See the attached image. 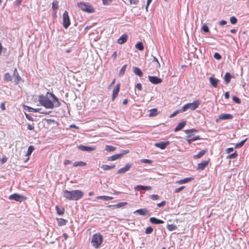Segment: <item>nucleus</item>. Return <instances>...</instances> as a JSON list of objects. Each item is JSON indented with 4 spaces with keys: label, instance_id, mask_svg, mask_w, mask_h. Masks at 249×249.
Segmentation results:
<instances>
[{
    "label": "nucleus",
    "instance_id": "nucleus-1",
    "mask_svg": "<svg viewBox=\"0 0 249 249\" xmlns=\"http://www.w3.org/2000/svg\"><path fill=\"white\" fill-rule=\"evenodd\" d=\"M83 192L78 190L71 191L66 190L64 192V196L71 200H78L83 197Z\"/></svg>",
    "mask_w": 249,
    "mask_h": 249
},
{
    "label": "nucleus",
    "instance_id": "nucleus-2",
    "mask_svg": "<svg viewBox=\"0 0 249 249\" xmlns=\"http://www.w3.org/2000/svg\"><path fill=\"white\" fill-rule=\"evenodd\" d=\"M38 101L40 104L46 108H53L54 107L53 103L48 97L43 95H39Z\"/></svg>",
    "mask_w": 249,
    "mask_h": 249
},
{
    "label": "nucleus",
    "instance_id": "nucleus-3",
    "mask_svg": "<svg viewBox=\"0 0 249 249\" xmlns=\"http://www.w3.org/2000/svg\"><path fill=\"white\" fill-rule=\"evenodd\" d=\"M103 237L99 233L94 234L92 235L91 243L95 248H98L102 243Z\"/></svg>",
    "mask_w": 249,
    "mask_h": 249
},
{
    "label": "nucleus",
    "instance_id": "nucleus-4",
    "mask_svg": "<svg viewBox=\"0 0 249 249\" xmlns=\"http://www.w3.org/2000/svg\"><path fill=\"white\" fill-rule=\"evenodd\" d=\"M78 6L82 11L89 13H92L95 11L94 8L88 3L80 2L78 4Z\"/></svg>",
    "mask_w": 249,
    "mask_h": 249
},
{
    "label": "nucleus",
    "instance_id": "nucleus-5",
    "mask_svg": "<svg viewBox=\"0 0 249 249\" xmlns=\"http://www.w3.org/2000/svg\"><path fill=\"white\" fill-rule=\"evenodd\" d=\"M63 22L62 24L64 28L67 29L70 25V19L67 11H65L63 14Z\"/></svg>",
    "mask_w": 249,
    "mask_h": 249
},
{
    "label": "nucleus",
    "instance_id": "nucleus-6",
    "mask_svg": "<svg viewBox=\"0 0 249 249\" xmlns=\"http://www.w3.org/2000/svg\"><path fill=\"white\" fill-rule=\"evenodd\" d=\"M9 199L21 202L22 201H26L27 197L23 195H20L18 194H14L9 196Z\"/></svg>",
    "mask_w": 249,
    "mask_h": 249
},
{
    "label": "nucleus",
    "instance_id": "nucleus-7",
    "mask_svg": "<svg viewBox=\"0 0 249 249\" xmlns=\"http://www.w3.org/2000/svg\"><path fill=\"white\" fill-rule=\"evenodd\" d=\"M196 131V130H194L193 129H188V130H185V132L187 134H188V136H187L188 138L187 139V142H188L189 144H190L191 142H192L194 141H195V140L197 139V137L194 136H193V135L191 134V133L192 132H193V131Z\"/></svg>",
    "mask_w": 249,
    "mask_h": 249
},
{
    "label": "nucleus",
    "instance_id": "nucleus-8",
    "mask_svg": "<svg viewBox=\"0 0 249 249\" xmlns=\"http://www.w3.org/2000/svg\"><path fill=\"white\" fill-rule=\"evenodd\" d=\"M129 152L128 150H123L122 152L120 154H115L113 156L108 157L107 160L108 161H113L118 159L122 158L124 154H127Z\"/></svg>",
    "mask_w": 249,
    "mask_h": 249
},
{
    "label": "nucleus",
    "instance_id": "nucleus-9",
    "mask_svg": "<svg viewBox=\"0 0 249 249\" xmlns=\"http://www.w3.org/2000/svg\"><path fill=\"white\" fill-rule=\"evenodd\" d=\"M200 104V101L199 100H195L192 103H188L187 105L188 106V109L190 108L192 110H194L198 107Z\"/></svg>",
    "mask_w": 249,
    "mask_h": 249
},
{
    "label": "nucleus",
    "instance_id": "nucleus-10",
    "mask_svg": "<svg viewBox=\"0 0 249 249\" xmlns=\"http://www.w3.org/2000/svg\"><path fill=\"white\" fill-rule=\"evenodd\" d=\"M149 81L153 84H158L162 82V79L155 76H148Z\"/></svg>",
    "mask_w": 249,
    "mask_h": 249
},
{
    "label": "nucleus",
    "instance_id": "nucleus-11",
    "mask_svg": "<svg viewBox=\"0 0 249 249\" xmlns=\"http://www.w3.org/2000/svg\"><path fill=\"white\" fill-rule=\"evenodd\" d=\"M131 163H127L124 167L120 168L117 172V174H124L130 170L132 167Z\"/></svg>",
    "mask_w": 249,
    "mask_h": 249
},
{
    "label": "nucleus",
    "instance_id": "nucleus-12",
    "mask_svg": "<svg viewBox=\"0 0 249 249\" xmlns=\"http://www.w3.org/2000/svg\"><path fill=\"white\" fill-rule=\"evenodd\" d=\"M47 94H49L50 97L52 98L53 101H52L55 107H58L60 106V103H59L57 98L53 93L47 92Z\"/></svg>",
    "mask_w": 249,
    "mask_h": 249
},
{
    "label": "nucleus",
    "instance_id": "nucleus-13",
    "mask_svg": "<svg viewBox=\"0 0 249 249\" xmlns=\"http://www.w3.org/2000/svg\"><path fill=\"white\" fill-rule=\"evenodd\" d=\"M120 87V84H117L113 88L112 91V100H114L115 98L117 97L118 94Z\"/></svg>",
    "mask_w": 249,
    "mask_h": 249
},
{
    "label": "nucleus",
    "instance_id": "nucleus-14",
    "mask_svg": "<svg viewBox=\"0 0 249 249\" xmlns=\"http://www.w3.org/2000/svg\"><path fill=\"white\" fill-rule=\"evenodd\" d=\"M169 144V142L167 141L165 142H156L154 144V146L159 147L161 149H164L166 146Z\"/></svg>",
    "mask_w": 249,
    "mask_h": 249
},
{
    "label": "nucleus",
    "instance_id": "nucleus-15",
    "mask_svg": "<svg viewBox=\"0 0 249 249\" xmlns=\"http://www.w3.org/2000/svg\"><path fill=\"white\" fill-rule=\"evenodd\" d=\"M13 75V77H15L14 82L15 84H18L19 82L21 80V78L20 76L19 75L18 73V70L16 68H15L14 70Z\"/></svg>",
    "mask_w": 249,
    "mask_h": 249
},
{
    "label": "nucleus",
    "instance_id": "nucleus-16",
    "mask_svg": "<svg viewBox=\"0 0 249 249\" xmlns=\"http://www.w3.org/2000/svg\"><path fill=\"white\" fill-rule=\"evenodd\" d=\"M78 148L81 151L90 152L95 150V148L90 146H87L84 145H79Z\"/></svg>",
    "mask_w": 249,
    "mask_h": 249
},
{
    "label": "nucleus",
    "instance_id": "nucleus-17",
    "mask_svg": "<svg viewBox=\"0 0 249 249\" xmlns=\"http://www.w3.org/2000/svg\"><path fill=\"white\" fill-rule=\"evenodd\" d=\"M209 160H203L201 162L198 163L197 164V169L198 170H203L208 164L209 163Z\"/></svg>",
    "mask_w": 249,
    "mask_h": 249
},
{
    "label": "nucleus",
    "instance_id": "nucleus-18",
    "mask_svg": "<svg viewBox=\"0 0 249 249\" xmlns=\"http://www.w3.org/2000/svg\"><path fill=\"white\" fill-rule=\"evenodd\" d=\"M128 36L127 34L123 35L117 40V43L119 44H123L126 42Z\"/></svg>",
    "mask_w": 249,
    "mask_h": 249
},
{
    "label": "nucleus",
    "instance_id": "nucleus-19",
    "mask_svg": "<svg viewBox=\"0 0 249 249\" xmlns=\"http://www.w3.org/2000/svg\"><path fill=\"white\" fill-rule=\"evenodd\" d=\"M23 108L25 110L29 112H39L40 110V108H34L26 105H23Z\"/></svg>",
    "mask_w": 249,
    "mask_h": 249
},
{
    "label": "nucleus",
    "instance_id": "nucleus-20",
    "mask_svg": "<svg viewBox=\"0 0 249 249\" xmlns=\"http://www.w3.org/2000/svg\"><path fill=\"white\" fill-rule=\"evenodd\" d=\"M149 221L150 222L154 224H163L164 223V221L160 219H158L155 217H150L149 219Z\"/></svg>",
    "mask_w": 249,
    "mask_h": 249
},
{
    "label": "nucleus",
    "instance_id": "nucleus-21",
    "mask_svg": "<svg viewBox=\"0 0 249 249\" xmlns=\"http://www.w3.org/2000/svg\"><path fill=\"white\" fill-rule=\"evenodd\" d=\"M232 118V115L230 114H222L219 116V119L220 120H230Z\"/></svg>",
    "mask_w": 249,
    "mask_h": 249
},
{
    "label": "nucleus",
    "instance_id": "nucleus-22",
    "mask_svg": "<svg viewBox=\"0 0 249 249\" xmlns=\"http://www.w3.org/2000/svg\"><path fill=\"white\" fill-rule=\"evenodd\" d=\"M152 187L151 186H142V185H137L135 187V189L137 191L141 190H151Z\"/></svg>",
    "mask_w": 249,
    "mask_h": 249
},
{
    "label": "nucleus",
    "instance_id": "nucleus-23",
    "mask_svg": "<svg viewBox=\"0 0 249 249\" xmlns=\"http://www.w3.org/2000/svg\"><path fill=\"white\" fill-rule=\"evenodd\" d=\"M35 147L33 145H30L28 147L27 152L26 153V156H27V159L25 160V162H27L29 160V157L31 155L33 151L34 150Z\"/></svg>",
    "mask_w": 249,
    "mask_h": 249
},
{
    "label": "nucleus",
    "instance_id": "nucleus-24",
    "mask_svg": "<svg viewBox=\"0 0 249 249\" xmlns=\"http://www.w3.org/2000/svg\"><path fill=\"white\" fill-rule=\"evenodd\" d=\"M56 220L57 221L58 225L59 226H62L66 225L68 222L67 220L62 218H56Z\"/></svg>",
    "mask_w": 249,
    "mask_h": 249
},
{
    "label": "nucleus",
    "instance_id": "nucleus-25",
    "mask_svg": "<svg viewBox=\"0 0 249 249\" xmlns=\"http://www.w3.org/2000/svg\"><path fill=\"white\" fill-rule=\"evenodd\" d=\"M55 209L57 212V213L58 215H61L64 214L65 211V209L64 207L59 205H56L55 206Z\"/></svg>",
    "mask_w": 249,
    "mask_h": 249
},
{
    "label": "nucleus",
    "instance_id": "nucleus-26",
    "mask_svg": "<svg viewBox=\"0 0 249 249\" xmlns=\"http://www.w3.org/2000/svg\"><path fill=\"white\" fill-rule=\"evenodd\" d=\"M133 71L136 75L139 76L140 77H141L143 75V73L141 69L138 67H133Z\"/></svg>",
    "mask_w": 249,
    "mask_h": 249
},
{
    "label": "nucleus",
    "instance_id": "nucleus-27",
    "mask_svg": "<svg viewBox=\"0 0 249 249\" xmlns=\"http://www.w3.org/2000/svg\"><path fill=\"white\" fill-rule=\"evenodd\" d=\"M192 180H193V178H185L183 179H181L180 180H178L176 182L177 183H178L179 184H184V183H187V182H189L191 181H192Z\"/></svg>",
    "mask_w": 249,
    "mask_h": 249
},
{
    "label": "nucleus",
    "instance_id": "nucleus-28",
    "mask_svg": "<svg viewBox=\"0 0 249 249\" xmlns=\"http://www.w3.org/2000/svg\"><path fill=\"white\" fill-rule=\"evenodd\" d=\"M185 124H186L185 121L181 122L178 124V125L175 128L174 131L175 132H177V131L181 130L185 126Z\"/></svg>",
    "mask_w": 249,
    "mask_h": 249
},
{
    "label": "nucleus",
    "instance_id": "nucleus-29",
    "mask_svg": "<svg viewBox=\"0 0 249 249\" xmlns=\"http://www.w3.org/2000/svg\"><path fill=\"white\" fill-rule=\"evenodd\" d=\"M210 79V82L211 84L214 88H216L217 86V83L218 80L213 77H210L209 78Z\"/></svg>",
    "mask_w": 249,
    "mask_h": 249
},
{
    "label": "nucleus",
    "instance_id": "nucleus-30",
    "mask_svg": "<svg viewBox=\"0 0 249 249\" xmlns=\"http://www.w3.org/2000/svg\"><path fill=\"white\" fill-rule=\"evenodd\" d=\"M207 152V149L202 150L197 154L195 155L194 156V158L195 159L200 158L202 157Z\"/></svg>",
    "mask_w": 249,
    "mask_h": 249
},
{
    "label": "nucleus",
    "instance_id": "nucleus-31",
    "mask_svg": "<svg viewBox=\"0 0 249 249\" xmlns=\"http://www.w3.org/2000/svg\"><path fill=\"white\" fill-rule=\"evenodd\" d=\"M134 213H137L140 215H144L148 213V211L146 209H141L136 210Z\"/></svg>",
    "mask_w": 249,
    "mask_h": 249
},
{
    "label": "nucleus",
    "instance_id": "nucleus-32",
    "mask_svg": "<svg viewBox=\"0 0 249 249\" xmlns=\"http://www.w3.org/2000/svg\"><path fill=\"white\" fill-rule=\"evenodd\" d=\"M4 81L8 82L12 80V77L8 72L5 73L3 77Z\"/></svg>",
    "mask_w": 249,
    "mask_h": 249
},
{
    "label": "nucleus",
    "instance_id": "nucleus-33",
    "mask_svg": "<svg viewBox=\"0 0 249 249\" xmlns=\"http://www.w3.org/2000/svg\"><path fill=\"white\" fill-rule=\"evenodd\" d=\"M231 75L229 72H226L224 76V81L226 84H229L231 81Z\"/></svg>",
    "mask_w": 249,
    "mask_h": 249
},
{
    "label": "nucleus",
    "instance_id": "nucleus-34",
    "mask_svg": "<svg viewBox=\"0 0 249 249\" xmlns=\"http://www.w3.org/2000/svg\"><path fill=\"white\" fill-rule=\"evenodd\" d=\"M58 1L57 0H54L52 2V8L55 14H56L57 9H58Z\"/></svg>",
    "mask_w": 249,
    "mask_h": 249
},
{
    "label": "nucleus",
    "instance_id": "nucleus-35",
    "mask_svg": "<svg viewBox=\"0 0 249 249\" xmlns=\"http://www.w3.org/2000/svg\"><path fill=\"white\" fill-rule=\"evenodd\" d=\"M98 199H100L102 201H108L112 199L111 197L107 196H99L96 197Z\"/></svg>",
    "mask_w": 249,
    "mask_h": 249
},
{
    "label": "nucleus",
    "instance_id": "nucleus-36",
    "mask_svg": "<svg viewBox=\"0 0 249 249\" xmlns=\"http://www.w3.org/2000/svg\"><path fill=\"white\" fill-rule=\"evenodd\" d=\"M115 165L114 164L112 165H102V166H101V168L104 171H107V170L113 169L115 168Z\"/></svg>",
    "mask_w": 249,
    "mask_h": 249
},
{
    "label": "nucleus",
    "instance_id": "nucleus-37",
    "mask_svg": "<svg viewBox=\"0 0 249 249\" xmlns=\"http://www.w3.org/2000/svg\"><path fill=\"white\" fill-rule=\"evenodd\" d=\"M135 47L136 49H137L138 50L141 51H143L144 49V47H143V44L142 42H138L136 44Z\"/></svg>",
    "mask_w": 249,
    "mask_h": 249
},
{
    "label": "nucleus",
    "instance_id": "nucleus-38",
    "mask_svg": "<svg viewBox=\"0 0 249 249\" xmlns=\"http://www.w3.org/2000/svg\"><path fill=\"white\" fill-rule=\"evenodd\" d=\"M126 67H127V64H125L122 67V68L121 69V70L119 71V76L121 77L124 75V74L125 72Z\"/></svg>",
    "mask_w": 249,
    "mask_h": 249
},
{
    "label": "nucleus",
    "instance_id": "nucleus-39",
    "mask_svg": "<svg viewBox=\"0 0 249 249\" xmlns=\"http://www.w3.org/2000/svg\"><path fill=\"white\" fill-rule=\"evenodd\" d=\"M150 113L149 114V117L155 116L157 115V109L156 108H152L149 110Z\"/></svg>",
    "mask_w": 249,
    "mask_h": 249
},
{
    "label": "nucleus",
    "instance_id": "nucleus-40",
    "mask_svg": "<svg viewBox=\"0 0 249 249\" xmlns=\"http://www.w3.org/2000/svg\"><path fill=\"white\" fill-rule=\"evenodd\" d=\"M177 228V226L174 224H170L167 226V229L169 231H173L176 230Z\"/></svg>",
    "mask_w": 249,
    "mask_h": 249
},
{
    "label": "nucleus",
    "instance_id": "nucleus-41",
    "mask_svg": "<svg viewBox=\"0 0 249 249\" xmlns=\"http://www.w3.org/2000/svg\"><path fill=\"white\" fill-rule=\"evenodd\" d=\"M116 148L111 145H106L105 147V150L107 151H113L115 150Z\"/></svg>",
    "mask_w": 249,
    "mask_h": 249
},
{
    "label": "nucleus",
    "instance_id": "nucleus-42",
    "mask_svg": "<svg viewBox=\"0 0 249 249\" xmlns=\"http://www.w3.org/2000/svg\"><path fill=\"white\" fill-rule=\"evenodd\" d=\"M86 165V162H83V161H76V162H75L74 163H73V166H85Z\"/></svg>",
    "mask_w": 249,
    "mask_h": 249
},
{
    "label": "nucleus",
    "instance_id": "nucleus-43",
    "mask_svg": "<svg viewBox=\"0 0 249 249\" xmlns=\"http://www.w3.org/2000/svg\"><path fill=\"white\" fill-rule=\"evenodd\" d=\"M247 140V139L242 141L241 142H240L239 143H237L235 146V148H240L245 143V142Z\"/></svg>",
    "mask_w": 249,
    "mask_h": 249
},
{
    "label": "nucleus",
    "instance_id": "nucleus-44",
    "mask_svg": "<svg viewBox=\"0 0 249 249\" xmlns=\"http://www.w3.org/2000/svg\"><path fill=\"white\" fill-rule=\"evenodd\" d=\"M237 153L236 152V151H235V152H234L233 153L231 154H230L229 155L228 157H227V158L228 159H235V158L237 157Z\"/></svg>",
    "mask_w": 249,
    "mask_h": 249
},
{
    "label": "nucleus",
    "instance_id": "nucleus-45",
    "mask_svg": "<svg viewBox=\"0 0 249 249\" xmlns=\"http://www.w3.org/2000/svg\"><path fill=\"white\" fill-rule=\"evenodd\" d=\"M202 30L205 33L209 32V29L206 24L204 23L202 27Z\"/></svg>",
    "mask_w": 249,
    "mask_h": 249
},
{
    "label": "nucleus",
    "instance_id": "nucleus-46",
    "mask_svg": "<svg viewBox=\"0 0 249 249\" xmlns=\"http://www.w3.org/2000/svg\"><path fill=\"white\" fill-rule=\"evenodd\" d=\"M153 229L151 227H147L145 231V233L146 234H150L153 231Z\"/></svg>",
    "mask_w": 249,
    "mask_h": 249
},
{
    "label": "nucleus",
    "instance_id": "nucleus-47",
    "mask_svg": "<svg viewBox=\"0 0 249 249\" xmlns=\"http://www.w3.org/2000/svg\"><path fill=\"white\" fill-rule=\"evenodd\" d=\"M187 109H188V106L187 105V104H186L184 105L180 109H179V111L180 112H183L186 111Z\"/></svg>",
    "mask_w": 249,
    "mask_h": 249
},
{
    "label": "nucleus",
    "instance_id": "nucleus-48",
    "mask_svg": "<svg viewBox=\"0 0 249 249\" xmlns=\"http://www.w3.org/2000/svg\"><path fill=\"white\" fill-rule=\"evenodd\" d=\"M126 204V203H118L117 204L112 205V206L113 207H115V208H120L121 207L124 206V205ZM110 206H109L108 207H110Z\"/></svg>",
    "mask_w": 249,
    "mask_h": 249
},
{
    "label": "nucleus",
    "instance_id": "nucleus-49",
    "mask_svg": "<svg viewBox=\"0 0 249 249\" xmlns=\"http://www.w3.org/2000/svg\"><path fill=\"white\" fill-rule=\"evenodd\" d=\"M237 19L235 17H231L230 18V22L232 24H235L237 22Z\"/></svg>",
    "mask_w": 249,
    "mask_h": 249
},
{
    "label": "nucleus",
    "instance_id": "nucleus-50",
    "mask_svg": "<svg viewBox=\"0 0 249 249\" xmlns=\"http://www.w3.org/2000/svg\"><path fill=\"white\" fill-rule=\"evenodd\" d=\"M232 100L237 104H240L241 103V100L239 98H237V97L235 96H232Z\"/></svg>",
    "mask_w": 249,
    "mask_h": 249
},
{
    "label": "nucleus",
    "instance_id": "nucleus-51",
    "mask_svg": "<svg viewBox=\"0 0 249 249\" xmlns=\"http://www.w3.org/2000/svg\"><path fill=\"white\" fill-rule=\"evenodd\" d=\"M213 57L215 59H216L217 60H219L221 58V56L218 53H215L213 55Z\"/></svg>",
    "mask_w": 249,
    "mask_h": 249
},
{
    "label": "nucleus",
    "instance_id": "nucleus-52",
    "mask_svg": "<svg viewBox=\"0 0 249 249\" xmlns=\"http://www.w3.org/2000/svg\"><path fill=\"white\" fill-rule=\"evenodd\" d=\"M141 162L142 163L151 164L152 163L153 161L152 160L148 159H142L141 160Z\"/></svg>",
    "mask_w": 249,
    "mask_h": 249
},
{
    "label": "nucleus",
    "instance_id": "nucleus-53",
    "mask_svg": "<svg viewBox=\"0 0 249 249\" xmlns=\"http://www.w3.org/2000/svg\"><path fill=\"white\" fill-rule=\"evenodd\" d=\"M184 186H181L179 188H176L175 190V191L174 192L176 193H179V192H180L181 190H182L184 188Z\"/></svg>",
    "mask_w": 249,
    "mask_h": 249
},
{
    "label": "nucleus",
    "instance_id": "nucleus-54",
    "mask_svg": "<svg viewBox=\"0 0 249 249\" xmlns=\"http://www.w3.org/2000/svg\"><path fill=\"white\" fill-rule=\"evenodd\" d=\"M7 158L5 156H4L0 159V162L1 164H3L7 161Z\"/></svg>",
    "mask_w": 249,
    "mask_h": 249
},
{
    "label": "nucleus",
    "instance_id": "nucleus-55",
    "mask_svg": "<svg viewBox=\"0 0 249 249\" xmlns=\"http://www.w3.org/2000/svg\"><path fill=\"white\" fill-rule=\"evenodd\" d=\"M112 1H113V0H102L103 3L104 5H108Z\"/></svg>",
    "mask_w": 249,
    "mask_h": 249
},
{
    "label": "nucleus",
    "instance_id": "nucleus-56",
    "mask_svg": "<svg viewBox=\"0 0 249 249\" xmlns=\"http://www.w3.org/2000/svg\"><path fill=\"white\" fill-rule=\"evenodd\" d=\"M150 196L151 199H152L153 200H157L159 198V196L157 195H152Z\"/></svg>",
    "mask_w": 249,
    "mask_h": 249
},
{
    "label": "nucleus",
    "instance_id": "nucleus-57",
    "mask_svg": "<svg viewBox=\"0 0 249 249\" xmlns=\"http://www.w3.org/2000/svg\"><path fill=\"white\" fill-rule=\"evenodd\" d=\"M25 115L26 116V118L30 121H34V119L33 118H32L31 116H30L29 115L27 114L26 113H25Z\"/></svg>",
    "mask_w": 249,
    "mask_h": 249
},
{
    "label": "nucleus",
    "instance_id": "nucleus-58",
    "mask_svg": "<svg viewBox=\"0 0 249 249\" xmlns=\"http://www.w3.org/2000/svg\"><path fill=\"white\" fill-rule=\"evenodd\" d=\"M135 87L139 90L141 91L142 90V86L141 83L137 84Z\"/></svg>",
    "mask_w": 249,
    "mask_h": 249
},
{
    "label": "nucleus",
    "instance_id": "nucleus-59",
    "mask_svg": "<svg viewBox=\"0 0 249 249\" xmlns=\"http://www.w3.org/2000/svg\"><path fill=\"white\" fill-rule=\"evenodd\" d=\"M152 0H147L146 5L145 6V10L146 11H148V8L149 4L152 2Z\"/></svg>",
    "mask_w": 249,
    "mask_h": 249
},
{
    "label": "nucleus",
    "instance_id": "nucleus-60",
    "mask_svg": "<svg viewBox=\"0 0 249 249\" xmlns=\"http://www.w3.org/2000/svg\"><path fill=\"white\" fill-rule=\"evenodd\" d=\"M129 2L130 4H136L138 3L139 0H130Z\"/></svg>",
    "mask_w": 249,
    "mask_h": 249
},
{
    "label": "nucleus",
    "instance_id": "nucleus-61",
    "mask_svg": "<svg viewBox=\"0 0 249 249\" xmlns=\"http://www.w3.org/2000/svg\"><path fill=\"white\" fill-rule=\"evenodd\" d=\"M27 129L30 130H34V126L33 125H31L30 124H28L27 125Z\"/></svg>",
    "mask_w": 249,
    "mask_h": 249
},
{
    "label": "nucleus",
    "instance_id": "nucleus-62",
    "mask_svg": "<svg viewBox=\"0 0 249 249\" xmlns=\"http://www.w3.org/2000/svg\"><path fill=\"white\" fill-rule=\"evenodd\" d=\"M179 112H180L179 110H176V111H175L173 114H172L170 115V117L172 118V117H174L175 115H176L177 114H178Z\"/></svg>",
    "mask_w": 249,
    "mask_h": 249
},
{
    "label": "nucleus",
    "instance_id": "nucleus-63",
    "mask_svg": "<svg viewBox=\"0 0 249 249\" xmlns=\"http://www.w3.org/2000/svg\"><path fill=\"white\" fill-rule=\"evenodd\" d=\"M233 150V148L232 147L228 148L226 149V151L227 153H230Z\"/></svg>",
    "mask_w": 249,
    "mask_h": 249
},
{
    "label": "nucleus",
    "instance_id": "nucleus-64",
    "mask_svg": "<svg viewBox=\"0 0 249 249\" xmlns=\"http://www.w3.org/2000/svg\"><path fill=\"white\" fill-rule=\"evenodd\" d=\"M226 23H227V22L224 20H222L220 21L219 23V25H221V26L224 25Z\"/></svg>",
    "mask_w": 249,
    "mask_h": 249
}]
</instances>
